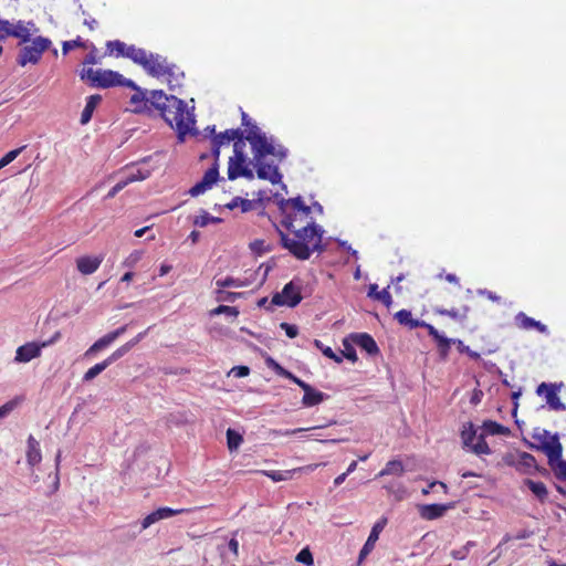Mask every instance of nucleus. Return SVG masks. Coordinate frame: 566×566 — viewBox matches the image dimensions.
<instances>
[{
    "mask_svg": "<svg viewBox=\"0 0 566 566\" xmlns=\"http://www.w3.org/2000/svg\"><path fill=\"white\" fill-rule=\"evenodd\" d=\"M75 48H86V44L81 39V36H77L75 40L64 41L62 43V53H63V55H66L71 50H73Z\"/></svg>",
    "mask_w": 566,
    "mask_h": 566,
    "instance_id": "052dcab7",
    "label": "nucleus"
},
{
    "mask_svg": "<svg viewBox=\"0 0 566 566\" xmlns=\"http://www.w3.org/2000/svg\"><path fill=\"white\" fill-rule=\"evenodd\" d=\"M264 363L268 368L272 369L276 375L286 378L297 385L300 388H305L307 385L306 381L302 380L297 376H295L292 371L284 368L281 364H279L272 356L266 355L264 357Z\"/></svg>",
    "mask_w": 566,
    "mask_h": 566,
    "instance_id": "dca6fc26",
    "label": "nucleus"
},
{
    "mask_svg": "<svg viewBox=\"0 0 566 566\" xmlns=\"http://www.w3.org/2000/svg\"><path fill=\"white\" fill-rule=\"evenodd\" d=\"M221 314H226L228 316L237 317L239 315V310L235 306H229V305L220 304L219 306H217L216 308H213L210 312L211 316L221 315Z\"/></svg>",
    "mask_w": 566,
    "mask_h": 566,
    "instance_id": "6e6d98bb",
    "label": "nucleus"
},
{
    "mask_svg": "<svg viewBox=\"0 0 566 566\" xmlns=\"http://www.w3.org/2000/svg\"><path fill=\"white\" fill-rule=\"evenodd\" d=\"M455 502L446 504L432 503L419 505V515L427 521H433L442 517L449 510L454 509Z\"/></svg>",
    "mask_w": 566,
    "mask_h": 566,
    "instance_id": "4468645a",
    "label": "nucleus"
},
{
    "mask_svg": "<svg viewBox=\"0 0 566 566\" xmlns=\"http://www.w3.org/2000/svg\"><path fill=\"white\" fill-rule=\"evenodd\" d=\"M486 436L488 434L483 430L479 436L476 434V438H475L476 442L473 443V446L471 447V451L473 453H475L478 455L492 453L491 448L489 447V444L485 441Z\"/></svg>",
    "mask_w": 566,
    "mask_h": 566,
    "instance_id": "e433bc0d",
    "label": "nucleus"
},
{
    "mask_svg": "<svg viewBox=\"0 0 566 566\" xmlns=\"http://www.w3.org/2000/svg\"><path fill=\"white\" fill-rule=\"evenodd\" d=\"M249 249L255 258L262 256L263 254L273 251V244H265L263 239H255L249 243Z\"/></svg>",
    "mask_w": 566,
    "mask_h": 566,
    "instance_id": "72a5a7b5",
    "label": "nucleus"
},
{
    "mask_svg": "<svg viewBox=\"0 0 566 566\" xmlns=\"http://www.w3.org/2000/svg\"><path fill=\"white\" fill-rule=\"evenodd\" d=\"M457 338H448L446 335L441 334V336L436 339V344L438 347L439 356L441 360H446L449 356L451 344L455 345Z\"/></svg>",
    "mask_w": 566,
    "mask_h": 566,
    "instance_id": "c9c22d12",
    "label": "nucleus"
},
{
    "mask_svg": "<svg viewBox=\"0 0 566 566\" xmlns=\"http://www.w3.org/2000/svg\"><path fill=\"white\" fill-rule=\"evenodd\" d=\"M555 437H559V434L557 432L552 434L548 430L541 428H535L532 433V438L537 440L539 443H549L555 439Z\"/></svg>",
    "mask_w": 566,
    "mask_h": 566,
    "instance_id": "8fccbe9b",
    "label": "nucleus"
},
{
    "mask_svg": "<svg viewBox=\"0 0 566 566\" xmlns=\"http://www.w3.org/2000/svg\"><path fill=\"white\" fill-rule=\"evenodd\" d=\"M563 384H552V382H542L536 388V394L538 396H545L546 403L548 405L549 409L556 410V411H565L566 405L562 402L559 399L557 392L560 389Z\"/></svg>",
    "mask_w": 566,
    "mask_h": 566,
    "instance_id": "1a4fd4ad",
    "label": "nucleus"
},
{
    "mask_svg": "<svg viewBox=\"0 0 566 566\" xmlns=\"http://www.w3.org/2000/svg\"><path fill=\"white\" fill-rule=\"evenodd\" d=\"M247 140L251 145L253 158L255 161L265 159V157L274 154V144L270 142L265 133L261 132L258 126H252L248 132Z\"/></svg>",
    "mask_w": 566,
    "mask_h": 566,
    "instance_id": "39448f33",
    "label": "nucleus"
},
{
    "mask_svg": "<svg viewBox=\"0 0 566 566\" xmlns=\"http://www.w3.org/2000/svg\"><path fill=\"white\" fill-rule=\"evenodd\" d=\"M242 296H243V293L229 292L221 287H218L214 291V300L219 303H223V302L234 303L238 298H240Z\"/></svg>",
    "mask_w": 566,
    "mask_h": 566,
    "instance_id": "a19ab883",
    "label": "nucleus"
},
{
    "mask_svg": "<svg viewBox=\"0 0 566 566\" xmlns=\"http://www.w3.org/2000/svg\"><path fill=\"white\" fill-rule=\"evenodd\" d=\"M19 405V399L14 398L12 400L7 401L4 405L0 406V419L6 418L10 412H12L15 407Z\"/></svg>",
    "mask_w": 566,
    "mask_h": 566,
    "instance_id": "774afa93",
    "label": "nucleus"
},
{
    "mask_svg": "<svg viewBox=\"0 0 566 566\" xmlns=\"http://www.w3.org/2000/svg\"><path fill=\"white\" fill-rule=\"evenodd\" d=\"M143 521L140 523L133 522L116 528V537L120 543L134 541L144 530Z\"/></svg>",
    "mask_w": 566,
    "mask_h": 566,
    "instance_id": "a211bd4d",
    "label": "nucleus"
},
{
    "mask_svg": "<svg viewBox=\"0 0 566 566\" xmlns=\"http://www.w3.org/2000/svg\"><path fill=\"white\" fill-rule=\"evenodd\" d=\"M297 247L302 249V252L297 255V260L305 261L311 258L314 252L323 253L326 250V245L323 244L322 240L317 239L312 245L310 243L298 242Z\"/></svg>",
    "mask_w": 566,
    "mask_h": 566,
    "instance_id": "cd10ccee",
    "label": "nucleus"
},
{
    "mask_svg": "<svg viewBox=\"0 0 566 566\" xmlns=\"http://www.w3.org/2000/svg\"><path fill=\"white\" fill-rule=\"evenodd\" d=\"M313 344H314V346H315L317 349H319V350L322 352V354H323L325 357H327V358H329V359L334 360V361H335V363H337V364H340V363L343 361L342 356L337 355V354L332 349V347H329V346H325V345H324L319 339H314Z\"/></svg>",
    "mask_w": 566,
    "mask_h": 566,
    "instance_id": "de8ad7c7",
    "label": "nucleus"
},
{
    "mask_svg": "<svg viewBox=\"0 0 566 566\" xmlns=\"http://www.w3.org/2000/svg\"><path fill=\"white\" fill-rule=\"evenodd\" d=\"M523 483L541 503H545L547 501L548 490L543 482L525 479Z\"/></svg>",
    "mask_w": 566,
    "mask_h": 566,
    "instance_id": "c85d7f7f",
    "label": "nucleus"
},
{
    "mask_svg": "<svg viewBox=\"0 0 566 566\" xmlns=\"http://www.w3.org/2000/svg\"><path fill=\"white\" fill-rule=\"evenodd\" d=\"M129 350L130 348L127 344L122 345L115 352H113L107 358H105L106 364L111 366L112 364L120 359L123 356H125Z\"/></svg>",
    "mask_w": 566,
    "mask_h": 566,
    "instance_id": "bf43d9fd",
    "label": "nucleus"
},
{
    "mask_svg": "<svg viewBox=\"0 0 566 566\" xmlns=\"http://www.w3.org/2000/svg\"><path fill=\"white\" fill-rule=\"evenodd\" d=\"M126 57L130 59L134 63L143 66V69L153 77H160L163 73H168V67L166 70L156 67V63L159 60H163V62H166V57L149 53L147 54L146 50L136 48L135 45H128V50L126 52Z\"/></svg>",
    "mask_w": 566,
    "mask_h": 566,
    "instance_id": "7ed1b4c3",
    "label": "nucleus"
},
{
    "mask_svg": "<svg viewBox=\"0 0 566 566\" xmlns=\"http://www.w3.org/2000/svg\"><path fill=\"white\" fill-rule=\"evenodd\" d=\"M23 148H24V146L17 148V149H12V150L8 151L3 157H1L0 158V169L4 168L10 163H12L20 155V153L23 150Z\"/></svg>",
    "mask_w": 566,
    "mask_h": 566,
    "instance_id": "e2e57ef3",
    "label": "nucleus"
},
{
    "mask_svg": "<svg viewBox=\"0 0 566 566\" xmlns=\"http://www.w3.org/2000/svg\"><path fill=\"white\" fill-rule=\"evenodd\" d=\"M302 390L304 391L302 405L306 408L317 406L329 398L327 394L317 390L310 384H307Z\"/></svg>",
    "mask_w": 566,
    "mask_h": 566,
    "instance_id": "aec40b11",
    "label": "nucleus"
},
{
    "mask_svg": "<svg viewBox=\"0 0 566 566\" xmlns=\"http://www.w3.org/2000/svg\"><path fill=\"white\" fill-rule=\"evenodd\" d=\"M182 511L184 510H175V509H171L168 506L159 507L143 518V525H144V527L148 528L154 523L159 522L165 518L172 517V516L181 513Z\"/></svg>",
    "mask_w": 566,
    "mask_h": 566,
    "instance_id": "412c9836",
    "label": "nucleus"
},
{
    "mask_svg": "<svg viewBox=\"0 0 566 566\" xmlns=\"http://www.w3.org/2000/svg\"><path fill=\"white\" fill-rule=\"evenodd\" d=\"M46 347V344L38 342H30L21 345L17 348L14 360L17 363H29L32 359L40 357L42 348Z\"/></svg>",
    "mask_w": 566,
    "mask_h": 566,
    "instance_id": "2eb2a0df",
    "label": "nucleus"
},
{
    "mask_svg": "<svg viewBox=\"0 0 566 566\" xmlns=\"http://www.w3.org/2000/svg\"><path fill=\"white\" fill-rule=\"evenodd\" d=\"M130 104L134 105L132 112L134 114H151V106L148 105V91L143 90L140 92L134 93L129 99Z\"/></svg>",
    "mask_w": 566,
    "mask_h": 566,
    "instance_id": "4be33fe9",
    "label": "nucleus"
},
{
    "mask_svg": "<svg viewBox=\"0 0 566 566\" xmlns=\"http://www.w3.org/2000/svg\"><path fill=\"white\" fill-rule=\"evenodd\" d=\"M354 345L355 344L350 340L349 335L343 339L344 349L342 350V358H346L352 363H356L358 360Z\"/></svg>",
    "mask_w": 566,
    "mask_h": 566,
    "instance_id": "c03bdc74",
    "label": "nucleus"
},
{
    "mask_svg": "<svg viewBox=\"0 0 566 566\" xmlns=\"http://www.w3.org/2000/svg\"><path fill=\"white\" fill-rule=\"evenodd\" d=\"M546 457L554 476L559 481H566V460L563 459V444L559 440L553 448H549V453Z\"/></svg>",
    "mask_w": 566,
    "mask_h": 566,
    "instance_id": "6e6552de",
    "label": "nucleus"
},
{
    "mask_svg": "<svg viewBox=\"0 0 566 566\" xmlns=\"http://www.w3.org/2000/svg\"><path fill=\"white\" fill-rule=\"evenodd\" d=\"M148 105L151 106V102H160L163 99L171 102L174 104L172 98H178L175 95H167L163 90H153L148 91Z\"/></svg>",
    "mask_w": 566,
    "mask_h": 566,
    "instance_id": "864d4df0",
    "label": "nucleus"
},
{
    "mask_svg": "<svg viewBox=\"0 0 566 566\" xmlns=\"http://www.w3.org/2000/svg\"><path fill=\"white\" fill-rule=\"evenodd\" d=\"M149 176H150V171H149V170H147V169H137L136 171L130 172V174L126 177V180L128 181V184H132V182H135V181H142V180H145V179H147Z\"/></svg>",
    "mask_w": 566,
    "mask_h": 566,
    "instance_id": "69168bd1",
    "label": "nucleus"
},
{
    "mask_svg": "<svg viewBox=\"0 0 566 566\" xmlns=\"http://www.w3.org/2000/svg\"><path fill=\"white\" fill-rule=\"evenodd\" d=\"M106 48L107 50L109 51V53L112 54L115 50V54L116 56H123V57H126V54L125 52H127L128 50V45H126L124 42L119 41V40H114V41H108L106 43Z\"/></svg>",
    "mask_w": 566,
    "mask_h": 566,
    "instance_id": "603ef678",
    "label": "nucleus"
},
{
    "mask_svg": "<svg viewBox=\"0 0 566 566\" xmlns=\"http://www.w3.org/2000/svg\"><path fill=\"white\" fill-rule=\"evenodd\" d=\"M273 228L280 238V245L287 250L295 259L302 252V249L297 247V242L310 243L312 240L310 239V230L307 229V224L301 229L291 231L294 233L295 239H291L276 222H273Z\"/></svg>",
    "mask_w": 566,
    "mask_h": 566,
    "instance_id": "423d86ee",
    "label": "nucleus"
},
{
    "mask_svg": "<svg viewBox=\"0 0 566 566\" xmlns=\"http://www.w3.org/2000/svg\"><path fill=\"white\" fill-rule=\"evenodd\" d=\"M388 290L389 286L382 289L381 291H378V285L374 283L368 286L367 295L368 297L381 302L386 307H389L392 304V297Z\"/></svg>",
    "mask_w": 566,
    "mask_h": 566,
    "instance_id": "7c9ffc66",
    "label": "nucleus"
},
{
    "mask_svg": "<svg viewBox=\"0 0 566 566\" xmlns=\"http://www.w3.org/2000/svg\"><path fill=\"white\" fill-rule=\"evenodd\" d=\"M226 437H227L228 449L231 452L238 450V448L243 442L242 434L239 431H237L235 429H232V428H228V430L226 432Z\"/></svg>",
    "mask_w": 566,
    "mask_h": 566,
    "instance_id": "58836bf2",
    "label": "nucleus"
},
{
    "mask_svg": "<svg viewBox=\"0 0 566 566\" xmlns=\"http://www.w3.org/2000/svg\"><path fill=\"white\" fill-rule=\"evenodd\" d=\"M405 472L403 464L400 460H390L386 463L385 468L379 472V476L385 475H402Z\"/></svg>",
    "mask_w": 566,
    "mask_h": 566,
    "instance_id": "f704fd0d",
    "label": "nucleus"
},
{
    "mask_svg": "<svg viewBox=\"0 0 566 566\" xmlns=\"http://www.w3.org/2000/svg\"><path fill=\"white\" fill-rule=\"evenodd\" d=\"M387 523H388V518L386 516H382L373 525L369 536L359 552V556H358L359 563L363 559H365L366 556L368 554H370V552L374 549L375 544L379 538V534L386 527Z\"/></svg>",
    "mask_w": 566,
    "mask_h": 566,
    "instance_id": "9b49d317",
    "label": "nucleus"
},
{
    "mask_svg": "<svg viewBox=\"0 0 566 566\" xmlns=\"http://www.w3.org/2000/svg\"><path fill=\"white\" fill-rule=\"evenodd\" d=\"M478 428L474 426L473 422L468 421L463 423L462 430L460 432L462 443L464 448H469L471 450V447L473 446V441L476 438Z\"/></svg>",
    "mask_w": 566,
    "mask_h": 566,
    "instance_id": "473e14b6",
    "label": "nucleus"
},
{
    "mask_svg": "<svg viewBox=\"0 0 566 566\" xmlns=\"http://www.w3.org/2000/svg\"><path fill=\"white\" fill-rule=\"evenodd\" d=\"M516 324L523 329L535 328L539 333L547 334L548 329L545 324L539 321L534 319L533 317H528L525 313L520 312L515 315Z\"/></svg>",
    "mask_w": 566,
    "mask_h": 566,
    "instance_id": "b1692460",
    "label": "nucleus"
},
{
    "mask_svg": "<svg viewBox=\"0 0 566 566\" xmlns=\"http://www.w3.org/2000/svg\"><path fill=\"white\" fill-rule=\"evenodd\" d=\"M102 102V95L99 94H93L90 95L86 98L85 107L81 114L80 123L81 125H86L91 122L94 111L98 106V104Z\"/></svg>",
    "mask_w": 566,
    "mask_h": 566,
    "instance_id": "a878e982",
    "label": "nucleus"
},
{
    "mask_svg": "<svg viewBox=\"0 0 566 566\" xmlns=\"http://www.w3.org/2000/svg\"><path fill=\"white\" fill-rule=\"evenodd\" d=\"M108 366L105 359L101 363L95 364L93 367L88 368V370L83 376V381L88 382L95 379L101 373H103Z\"/></svg>",
    "mask_w": 566,
    "mask_h": 566,
    "instance_id": "49530a36",
    "label": "nucleus"
},
{
    "mask_svg": "<svg viewBox=\"0 0 566 566\" xmlns=\"http://www.w3.org/2000/svg\"><path fill=\"white\" fill-rule=\"evenodd\" d=\"M176 111L174 112V120L176 122V132L179 143H184L186 135L189 132V125L185 123L184 113L187 108V103L181 98H172Z\"/></svg>",
    "mask_w": 566,
    "mask_h": 566,
    "instance_id": "f8f14e48",
    "label": "nucleus"
},
{
    "mask_svg": "<svg viewBox=\"0 0 566 566\" xmlns=\"http://www.w3.org/2000/svg\"><path fill=\"white\" fill-rule=\"evenodd\" d=\"M228 179L229 180H235L238 178H245V179H253L254 174L252 169H250L248 161H235L233 164L232 161L228 163Z\"/></svg>",
    "mask_w": 566,
    "mask_h": 566,
    "instance_id": "6ab92c4d",
    "label": "nucleus"
},
{
    "mask_svg": "<svg viewBox=\"0 0 566 566\" xmlns=\"http://www.w3.org/2000/svg\"><path fill=\"white\" fill-rule=\"evenodd\" d=\"M19 46L20 49L15 61L19 66L24 67L28 64H38L43 53L51 50L52 41L46 36L38 35L31 39L29 43Z\"/></svg>",
    "mask_w": 566,
    "mask_h": 566,
    "instance_id": "f257e3e1",
    "label": "nucleus"
},
{
    "mask_svg": "<svg viewBox=\"0 0 566 566\" xmlns=\"http://www.w3.org/2000/svg\"><path fill=\"white\" fill-rule=\"evenodd\" d=\"M27 443V461L31 467H33L38 464L42 459L40 443L32 434L29 436Z\"/></svg>",
    "mask_w": 566,
    "mask_h": 566,
    "instance_id": "c756f323",
    "label": "nucleus"
},
{
    "mask_svg": "<svg viewBox=\"0 0 566 566\" xmlns=\"http://www.w3.org/2000/svg\"><path fill=\"white\" fill-rule=\"evenodd\" d=\"M223 219L210 216L205 209H200V214L197 216L192 223L196 227L205 228L210 223H221Z\"/></svg>",
    "mask_w": 566,
    "mask_h": 566,
    "instance_id": "4c0bfd02",
    "label": "nucleus"
},
{
    "mask_svg": "<svg viewBox=\"0 0 566 566\" xmlns=\"http://www.w3.org/2000/svg\"><path fill=\"white\" fill-rule=\"evenodd\" d=\"M219 164L212 163L211 166L205 171L201 180L196 182L187 193L193 198L210 190L220 180Z\"/></svg>",
    "mask_w": 566,
    "mask_h": 566,
    "instance_id": "0eeeda50",
    "label": "nucleus"
},
{
    "mask_svg": "<svg viewBox=\"0 0 566 566\" xmlns=\"http://www.w3.org/2000/svg\"><path fill=\"white\" fill-rule=\"evenodd\" d=\"M11 38V21L0 18V42Z\"/></svg>",
    "mask_w": 566,
    "mask_h": 566,
    "instance_id": "338daca9",
    "label": "nucleus"
},
{
    "mask_svg": "<svg viewBox=\"0 0 566 566\" xmlns=\"http://www.w3.org/2000/svg\"><path fill=\"white\" fill-rule=\"evenodd\" d=\"M120 73L113 70H94L92 67L83 69L80 72V78L87 81L91 87L111 88L119 86Z\"/></svg>",
    "mask_w": 566,
    "mask_h": 566,
    "instance_id": "20e7f679",
    "label": "nucleus"
},
{
    "mask_svg": "<svg viewBox=\"0 0 566 566\" xmlns=\"http://www.w3.org/2000/svg\"><path fill=\"white\" fill-rule=\"evenodd\" d=\"M349 338L356 346L366 352V354L370 357H375L380 354V349L370 334L365 332L350 333Z\"/></svg>",
    "mask_w": 566,
    "mask_h": 566,
    "instance_id": "ddd939ff",
    "label": "nucleus"
},
{
    "mask_svg": "<svg viewBox=\"0 0 566 566\" xmlns=\"http://www.w3.org/2000/svg\"><path fill=\"white\" fill-rule=\"evenodd\" d=\"M294 471H264V474L274 482H281L292 479Z\"/></svg>",
    "mask_w": 566,
    "mask_h": 566,
    "instance_id": "5fc2aeb1",
    "label": "nucleus"
},
{
    "mask_svg": "<svg viewBox=\"0 0 566 566\" xmlns=\"http://www.w3.org/2000/svg\"><path fill=\"white\" fill-rule=\"evenodd\" d=\"M114 340L112 339V337L108 335V333L106 335H104L103 337L98 338L86 352H85V357H90L92 355H94L95 353L106 348L107 346H109L111 344H113Z\"/></svg>",
    "mask_w": 566,
    "mask_h": 566,
    "instance_id": "37998d69",
    "label": "nucleus"
},
{
    "mask_svg": "<svg viewBox=\"0 0 566 566\" xmlns=\"http://www.w3.org/2000/svg\"><path fill=\"white\" fill-rule=\"evenodd\" d=\"M33 21L25 22L23 20H18L15 22L11 21V38H15L19 40L18 45L27 44L31 41L32 34L29 27H34Z\"/></svg>",
    "mask_w": 566,
    "mask_h": 566,
    "instance_id": "f3484780",
    "label": "nucleus"
},
{
    "mask_svg": "<svg viewBox=\"0 0 566 566\" xmlns=\"http://www.w3.org/2000/svg\"><path fill=\"white\" fill-rule=\"evenodd\" d=\"M216 285L221 289L226 287H243L247 286V282L232 276H226L223 279L216 280Z\"/></svg>",
    "mask_w": 566,
    "mask_h": 566,
    "instance_id": "09e8293b",
    "label": "nucleus"
},
{
    "mask_svg": "<svg viewBox=\"0 0 566 566\" xmlns=\"http://www.w3.org/2000/svg\"><path fill=\"white\" fill-rule=\"evenodd\" d=\"M156 63V67H160L166 70L168 67V73H163L161 76L167 75L168 76V85L169 90L174 91L176 86H180V83L174 84L172 81H178L179 78L185 77V73L182 71L176 72L178 67L174 63L163 62V60H159Z\"/></svg>",
    "mask_w": 566,
    "mask_h": 566,
    "instance_id": "393cba45",
    "label": "nucleus"
},
{
    "mask_svg": "<svg viewBox=\"0 0 566 566\" xmlns=\"http://www.w3.org/2000/svg\"><path fill=\"white\" fill-rule=\"evenodd\" d=\"M307 229L310 230V239L313 240L314 238L322 240L324 234V229L322 226L316 223L314 220L307 223Z\"/></svg>",
    "mask_w": 566,
    "mask_h": 566,
    "instance_id": "0e129e2a",
    "label": "nucleus"
},
{
    "mask_svg": "<svg viewBox=\"0 0 566 566\" xmlns=\"http://www.w3.org/2000/svg\"><path fill=\"white\" fill-rule=\"evenodd\" d=\"M296 562L304 564L305 566H314V558L311 549L308 547L302 548L296 557Z\"/></svg>",
    "mask_w": 566,
    "mask_h": 566,
    "instance_id": "4d7b16f0",
    "label": "nucleus"
},
{
    "mask_svg": "<svg viewBox=\"0 0 566 566\" xmlns=\"http://www.w3.org/2000/svg\"><path fill=\"white\" fill-rule=\"evenodd\" d=\"M520 461L517 462L516 470L523 474H533L534 469L537 465L535 457L528 452H518Z\"/></svg>",
    "mask_w": 566,
    "mask_h": 566,
    "instance_id": "bb28decb",
    "label": "nucleus"
},
{
    "mask_svg": "<svg viewBox=\"0 0 566 566\" xmlns=\"http://www.w3.org/2000/svg\"><path fill=\"white\" fill-rule=\"evenodd\" d=\"M302 289L303 281L297 276L293 277L283 286L281 292H276L272 295L271 303L266 307V311L273 312L274 306L296 307L303 300Z\"/></svg>",
    "mask_w": 566,
    "mask_h": 566,
    "instance_id": "f03ea898",
    "label": "nucleus"
},
{
    "mask_svg": "<svg viewBox=\"0 0 566 566\" xmlns=\"http://www.w3.org/2000/svg\"><path fill=\"white\" fill-rule=\"evenodd\" d=\"M174 107L171 102L160 101V102H151V111L157 109L160 112V117L169 125V127L174 128V118H170L169 115H166V109Z\"/></svg>",
    "mask_w": 566,
    "mask_h": 566,
    "instance_id": "ea45409f",
    "label": "nucleus"
},
{
    "mask_svg": "<svg viewBox=\"0 0 566 566\" xmlns=\"http://www.w3.org/2000/svg\"><path fill=\"white\" fill-rule=\"evenodd\" d=\"M475 545H476V543H475V542H473V541H469V542H467V544H465V545H463V546H462V547H460L459 549H453V551L451 552V556H452L454 559L462 560V559H464V558L468 556V554H469L470 549H471L472 547H474Z\"/></svg>",
    "mask_w": 566,
    "mask_h": 566,
    "instance_id": "13d9d810",
    "label": "nucleus"
},
{
    "mask_svg": "<svg viewBox=\"0 0 566 566\" xmlns=\"http://www.w3.org/2000/svg\"><path fill=\"white\" fill-rule=\"evenodd\" d=\"M482 430L489 436H510L511 429L494 420H484Z\"/></svg>",
    "mask_w": 566,
    "mask_h": 566,
    "instance_id": "2f4dec72",
    "label": "nucleus"
},
{
    "mask_svg": "<svg viewBox=\"0 0 566 566\" xmlns=\"http://www.w3.org/2000/svg\"><path fill=\"white\" fill-rule=\"evenodd\" d=\"M559 440V437H555V439L549 443H534L527 440L525 437L522 438V442L524 446L531 450L542 451L546 455L549 453V448H553L556 444V441Z\"/></svg>",
    "mask_w": 566,
    "mask_h": 566,
    "instance_id": "a18cd8bd",
    "label": "nucleus"
},
{
    "mask_svg": "<svg viewBox=\"0 0 566 566\" xmlns=\"http://www.w3.org/2000/svg\"><path fill=\"white\" fill-rule=\"evenodd\" d=\"M256 176L261 180H269L272 185L281 184L283 175L279 165L266 163L264 159L255 161Z\"/></svg>",
    "mask_w": 566,
    "mask_h": 566,
    "instance_id": "9d476101",
    "label": "nucleus"
},
{
    "mask_svg": "<svg viewBox=\"0 0 566 566\" xmlns=\"http://www.w3.org/2000/svg\"><path fill=\"white\" fill-rule=\"evenodd\" d=\"M237 207H240L242 212H249L253 209V201L237 196L230 202L224 205V208L229 210H233Z\"/></svg>",
    "mask_w": 566,
    "mask_h": 566,
    "instance_id": "79ce46f5",
    "label": "nucleus"
},
{
    "mask_svg": "<svg viewBox=\"0 0 566 566\" xmlns=\"http://www.w3.org/2000/svg\"><path fill=\"white\" fill-rule=\"evenodd\" d=\"M245 143L234 142L233 143V156L229 158V161L235 164V161H248V157L244 153Z\"/></svg>",
    "mask_w": 566,
    "mask_h": 566,
    "instance_id": "3c124183",
    "label": "nucleus"
},
{
    "mask_svg": "<svg viewBox=\"0 0 566 566\" xmlns=\"http://www.w3.org/2000/svg\"><path fill=\"white\" fill-rule=\"evenodd\" d=\"M102 261L98 256H81L76 260V268L82 274L90 275L99 268Z\"/></svg>",
    "mask_w": 566,
    "mask_h": 566,
    "instance_id": "5701e85b",
    "label": "nucleus"
},
{
    "mask_svg": "<svg viewBox=\"0 0 566 566\" xmlns=\"http://www.w3.org/2000/svg\"><path fill=\"white\" fill-rule=\"evenodd\" d=\"M455 345L458 350L461 354L468 355L473 360H479L481 358L480 354L475 350H472L469 346L464 345V343L461 339L455 340Z\"/></svg>",
    "mask_w": 566,
    "mask_h": 566,
    "instance_id": "680f3d73",
    "label": "nucleus"
}]
</instances>
